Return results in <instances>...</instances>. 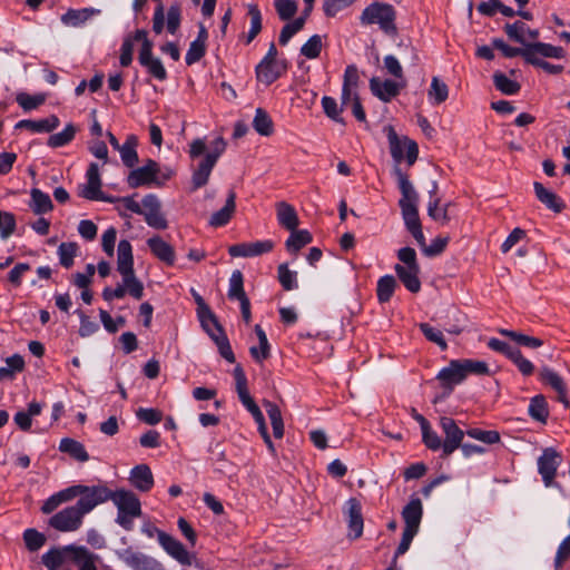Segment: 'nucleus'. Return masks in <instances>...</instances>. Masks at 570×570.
Wrapping results in <instances>:
<instances>
[{"instance_id": "nucleus-1", "label": "nucleus", "mask_w": 570, "mask_h": 570, "mask_svg": "<svg viewBox=\"0 0 570 570\" xmlns=\"http://www.w3.org/2000/svg\"><path fill=\"white\" fill-rule=\"evenodd\" d=\"M109 501H112L117 508V524L126 531H131L134 529V520L142 514L138 497L129 490H111Z\"/></svg>"}, {"instance_id": "nucleus-2", "label": "nucleus", "mask_w": 570, "mask_h": 570, "mask_svg": "<svg viewBox=\"0 0 570 570\" xmlns=\"http://www.w3.org/2000/svg\"><path fill=\"white\" fill-rule=\"evenodd\" d=\"M397 258L401 264L394 266V271L411 293H417L421 289V281L419 277L420 265L416 258V253L412 247H403L397 250Z\"/></svg>"}, {"instance_id": "nucleus-3", "label": "nucleus", "mask_w": 570, "mask_h": 570, "mask_svg": "<svg viewBox=\"0 0 570 570\" xmlns=\"http://www.w3.org/2000/svg\"><path fill=\"white\" fill-rule=\"evenodd\" d=\"M72 500L79 497V500L75 504L83 517L90 513L96 507L109 501L111 497V489L105 483H98L96 485H71Z\"/></svg>"}, {"instance_id": "nucleus-4", "label": "nucleus", "mask_w": 570, "mask_h": 570, "mask_svg": "<svg viewBox=\"0 0 570 570\" xmlns=\"http://www.w3.org/2000/svg\"><path fill=\"white\" fill-rule=\"evenodd\" d=\"M141 532L146 534L148 538L157 537L161 548L180 564H193L195 557L190 552H188L184 544L173 535L158 529L150 522H147L141 527Z\"/></svg>"}, {"instance_id": "nucleus-5", "label": "nucleus", "mask_w": 570, "mask_h": 570, "mask_svg": "<svg viewBox=\"0 0 570 570\" xmlns=\"http://www.w3.org/2000/svg\"><path fill=\"white\" fill-rule=\"evenodd\" d=\"M395 19L396 11L393 6L381 2L371 3L361 14V22L363 24H379L381 30L389 36L397 33Z\"/></svg>"}, {"instance_id": "nucleus-6", "label": "nucleus", "mask_w": 570, "mask_h": 570, "mask_svg": "<svg viewBox=\"0 0 570 570\" xmlns=\"http://www.w3.org/2000/svg\"><path fill=\"white\" fill-rule=\"evenodd\" d=\"M180 23L181 8L179 3L171 4L167 12H165L163 3H158L153 16V31L156 35H160L165 28L169 33L175 35Z\"/></svg>"}, {"instance_id": "nucleus-7", "label": "nucleus", "mask_w": 570, "mask_h": 570, "mask_svg": "<svg viewBox=\"0 0 570 570\" xmlns=\"http://www.w3.org/2000/svg\"><path fill=\"white\" fill-rule=\"evenodd\" d=\"M387 134V140L390 145V151L393 159L400 164L404 158V149L406 150V161L409 166H412L419 155L417 144L409 138H403V140L397 136L395 129L392 126H387L385 128Z\"/></svg>"}, {"instance_id": "nucleus-8", "label": "nucleus", "mask_w": 570, "mask_h": 570, "mask_svg": "<svg viewBox=\"0 0 570 570\" xmlns=\"http://www.w3.org/2000/svg\"><path fill=\"white\" fill-rule=\"evenodd\" d=\"M83 514L76 505H70L55 513L49 525L60 532H73L82 525Z\"/></svg>"}, {"instance_id": "nucleus-9", "label": "nucleus", "mask_w": 570, "mask_h": 570, "mask_svg": "<svg viewBox=\"0 0 570 570\" xmlns=\"http://www.w3.org/2000/svg\"><path fill=\"white\" fill-rule=\"evenodd\" d=\"M87 183L79 187V196L88 200H106L111 202L110 197H105L101 191V178L99 174V166L91 163L87 169Z\"/></svg>"}, {"instance_id": "nucleus-10", "label": "nucleus", "mask_w": 570, "mask_h": 570, "mask_svg": "<svg viewBox=\"0 0 570 570\" xmlns=\"http://www.w3.org/2000/svg\"><path fill=\"white\" fill-rule=\"evenodd\" d=\"M440 425L445 435V440L442 445V456L446 458L460 448L465 433L458 426L453 419L448 416L440 419Z\"/></svg>"}, {"instance_id": "nucleus-11", "label": "nucleus", "mask_w": 570, "mask_h": 570, "mask_svg": "<svg viewBox=\"0 0 570 570\" xmlns=\"http://www.w3.org/2000/svg\"><path fill=\"white\" fill-rule=\"evenodd\" d=\"M148 226L156 229H166L168 222L161 214V203L154 194H148L142 198V213Z\"/></svg>"}, {"instance_id": "nucleus-12", "label": "nucleus", "mask_w": 570, "mask_h": 570, "mask_svg": "<svg viewBox=\"0 0 570 570\" xmlns=\"http://www.w3.org/2000/svg\"><path fill=\"white\" fill-rule=\"evenodd\" d=\"M406 80H392L385 79L381 80L379 77H373L370 79V90L383 102H390L393 98H395L400 91L405 88Z\"/></svg>"}, {"instance_id": "nucleus-13", "label": "nucleus", "mask_w": 570, "mask_h": 570, "mask_svg": "<svg viewBox=\"0 0 570 570\" xmlns=\"http://www.w3.org/2000/svg\"><path fill=\"white\" fill-rule=\"evenodd\" d=\"M118 556L132 570H165L157 559L131 548L122 550Z\"/></svg>"}, {"instance_id": "nucleus-14", "label": "nucleus", "mask_w": 570, "mask_h": 570, "mask_svg": "<svg viewBox=\"0 0 570 570\" xmlns=\"http://www.w3.org/2000/svg\"><path fill=\"white\" fill-rule=\"evenodd\" d=\"M274 245V242L271 239L238 243L228 247V254L232 257H256L272 252Z\"/></svg>"}, {"instance_id": "nucleus-15", "label": "nucleus", "mask_w": 570, "mask_h": 570, "mask_svg": "<svg viewBox=\"0 0 570 570\" xmlns=\"http://www.w3.org/2000/svg\"><path fill=\"white\" fill-rule=\"evenodd\" d=\"M159 166L155 160L149 159L146 165L130 171L127 183L131 188L150 185L157 181Z\"/></svg>"}, {"instance_id": "nucleus-16", "label": "nucleus", "mask_w": 570, "mask_h": 570, "mask_svg": "<svg viewBox=\"0 0 570 570\" xmlns=\"http://www.w3.org/2000/svg\"><path fill=\"white\" fill-rule=\"evenodd\" d=\"M559 464L560 455L551 448L546 449L538 459V470L546 487L552 485Z\"/></svg>"}, {"instance_id": "nucleus-17", "label": "nucleus", "mask_w": 570, "mask_h": 570, "mask_svg": "<svg viewBox=\"0 0 570 570\" xmlns=\"http://www.w3.org/2000/svg\"><path fill=\"white\" fill-rule=\"evenodd\" d=\"M344 513L347 519L348 538H360L363 533L364 525L361 502L355 498L348 499Z\"/></svg>"}, {"instance_id": "nucleus-18", "label": "nucleus", "mask_w": 570, "mask_h": 570, "mask_svg": "<svg viewBox=\"0 0 570 570\" xmlns=\"http://www.w3.org/2000/svg\"><path fill=\"white\" fill-rule=\"evenodd\" d=\"M138 60L154 78L160 81L166 80L167 71L163 62L153 56V42H147L145 48H140Z\"/></svg>"}, {"instance_id": "nucleus-19", "label": "nucleus", "mask_w": 570, "mask_h": 570, "mask_svg": "<svg viewBox=\"0 0 570 570\" xmlns=\"http://www.w3.org/2000/svg\"><path fill=\"white\" fill-rule=\"evenodd\" d=\"M394 174L397 179L399 189L402 197L399 200L400 208L417 207L419 194L414 189L406 174H404L400 167L394 168Z\"/></svg>"}, {"instance_id": "nucleus-20", "label": "nucleus", "mask_w": 570, "mask_h": 570, "mask_svg": "<svg viewBox=\"0 0 570 570\" xmlns=\"http://www.w3.org/2000/svg\"><path fill=\"white\" fill-rule=\"evenodd\" d=\"M436 379L441 382L442 386L448 389L449 393L453 387L465 380L464 368L460 360H453L449 366L442 368Z\"/></svg>"}, {"instance_id": "nucleus-21", "label": "nucleus", "mask_w": 570, "mask_h": 570, "mask_svg": "<svg viewBox=\"0 0 570 570\" xmlns=\"http://www.w3.org/2000/svg\"><path fill=\"white\" fill-rule=\"evenodd\" d=\"M423 517V505L419 498H412L402 510V518L405 523L404 530L419 532Z\"/></svg>"}, {"instance_id": "nucleus-22", "label": "nucleus", "mask_w": 570, "mask_h": 570, "mask_svg": "<svg viewBox=\"0 0 570 570\" xmlns=\"http://www.w3.org/2000/svg\"><path fill=\"white\" fill-rule=\"evenodd\" d=\"M240 402L248 410V412L253 415L255 422L258 425V432H259L261 436L263 438L265 444L267 445L269 452L272 454H275L276 450H275L274 443L271 440V436L268 434L267 426L265 423L264 415H263L262 411L259 410L258 405L255 403V401L253 400L252 396L246 400H243Z\"/></svg>"}, {"instance_id": "nucleus-23", "label": "nucleus", "mask_w": 570, "mask_h": 570, "mask_svg": "<svg viewBox=\"0 0 570 570\" xmlns=\"http://www.w3.org/2000/svg\"><path fill=\"white\" fill-rule=\"evenodd\" d=\"M504 31H505L507 36L509 37V39H511L524 47H525V45L531 43L525 40V36L530 40H533V41L539 38V30L530 29L522 21H515L514 23H507L504 26Z\"/></svg>"}, {"instance_id": "nucleus-24", "label": "nucleus", "mask_w": 570, "mask_h": 570, "mask_svg": "<svg viewBox=\"0 0 570 570\" xmlns=\"http://www.w3.org/2000/svg\"><path fill=\"white\" fill-rule=\"evenodd\" d=\"M286 66L282 61L259 62L256 67V78L266 86L276 81L285 71Z\"/></svg>"}, {"instance_id": "nucleus-25", "label": "nucleus", "mask_w": 570, "mask_h": 570, "mask_svg": "<svg viewBox=\"0 0 570 570\" xmlns=\"http://www.w3.org/2000/svg\"><path fill=\"white\" fill-rule=\"evenodd\" d=\"M528 63L531 60H542L540 57L561 59L564 57V50L550 43L534 41L528 45Z\"/></svg>"}, {"instance_id": "nucleus-26", "label": "nucleus", "mask_w": 570, "mask_h": 570, "mask_svg": "<svg viewBox=\"0 0 570 570\" xmlns=\"http://www.w3.org/2000/svg\"><path fill=\"white\" fill-rule=\"evenodd\" d=\"M129 481L134 488L141 492H148L154 487V476L147 464L136 465L130 471Z\"/></svg>"}, {"instance_id": "nucleus-27", "label": "nucleus", "mask_w": 570, "mask_h": 570, "mask_svg": "<svg viewBox=\"0 0 570 570\" xmlns=\"http://www.w3.org/2000/svg\"><path fill=\"white\" fill-rule=\"evenodd\" d=\"M75 546H67L62 549H51L42 556V563L48 570H58L67 560L72 561V550Z\"/></svg>"}, {"instance_id": "nucleus-28", "label": "nucleus", "mask_w": 570, "mask_h": 570, "mask_svg": "<svg viewBox=\"0 0 570 570\" xmlns=\"http://www.w3.org/2000/svg\"><path fill=\"white\" fill-rule=\"evenodd\" d=\"M147 245L151 253L161 262L174 265L175 263V250L171 245L165 242L159 236L150 237L147 240Z\"/></svg>"}, {"instance_id": "nucleus-29", "label": "nucleus", "mask_w": 570, "mask_h": 570, "mask_svg": "<svg viewBox=\"0 0 570 570\" xmlns=\"http://www.w3.org/2000/svg\"><path fill=\"white\" fill-rule=\"evenodd\" d=\"M225 149H226V141L224 140L223 137H217L212 142L210 151L206 154L205 158L199 163V165L196 169H198L199 171L206 173V175L210 176V173H212L215 164L217 163L220 155L225 151Z\"/></svg>"}, {"instance_id": "nucleus-30", "label": "nucleus", "mask_w": 570, "mask_h": 570, "mask_svg": "<svg viewBox=\"0 0 570 570\" xmlns=\"http://www.w3.org/2000/svg\"><path fill=\"white\" fill-rule=\"evenodd\" d=\"M236 194L234 190H229L228 197L224 207L215 212L209 218V225L213 227L225 226L232 218L236 209Z\"/></svg>"}, {"instance_id": "nucleus-31", "label": "nucleus", "mask_w": 570, "mask_h": 570, "mask_svg": "<svg viewBox=\"0 0 570 570\" xmlns=\"http://www.w3.org/2000/svg\"><path fill=\"white\" fill-rule=\"evenodd\" d=\"M534 194L539 202L554 213H560L564 208L563 202L553 191L547 189L541 183L533 184Z\"/></svg>"}, {"instance_id": "nucleus-32", "label": "nucleus", "mask_w": 570, "mask_h": 570, "mask_svg": "<svg viewBox=\"0 0 570 570\" xmlns=\"http://www.w3.org/2000/svg\"><path fill=\"white\" fill-rule=\"evenodd\" d=\"M59 118L55 115L40 120H20L16 128L28 129L32 132H50L59 126Z\"/></svg>"}, {"instance_id": "nucleus-33", "label": "nucleus", "mask_w": 570, "mask_h": 570, "mask_svg": "<svg viewBox=\"0 0 570 570\" xmlns=\"http://www.w3.org/2000/svg\"><path fill=\"white\" fill-rule=\"evenodd\" d=\"M117 271L120 275L134 271L132 247L127 239H121L118 244Z\"/></svg>"}, {"instance_id": "nucleus-34", "label": "nucleus", "mask_w": 570, "mask_h": 570, "mask_svg": "<svg viewBox=\"0 0 570 570\" xmlns=\"http://www.w3.org/2000/svg\"><path fill=\"white\" fill-rule=\"evenodd\" d=\"M277 220L281 226L288 230H295L299 224L298 216L295 208L285 203L281 202L276 205Z\"/></svg>"}, {"instance_id": "nucleus-35", "label": "nucleus", "mask_w": 570, "mask_h": 570, "mask_svg": "<svg viewBox=\"0 0 570 570\" xmlns=\"http://www.w3.org/2000/svg\"><path fill=\"white\" fill-rule=\"evenodd\" d=\"M59 451L68 453L71 458L79 462H86L89 460L88 452L86 451L83 444L70 438H65L60 441Z\"/></svg>"}, {"instance_id": "nucleus-36", "label": "nucleus", "mask_w": 570, "mask_h": 570, "mask_svg": "<svg viewBox=\"0 0 570 570\" xmlns=\"http://www.w3.org/2000/svg\"><path fill=\"white\" fill-rule=\"evenodd\" d=\"M42 405L38 402H31L28 411H19L16 413L13 421L22 431H29L32 424V417L41 413Z\"/></svg>"}, {"instance_id": "nucleus-37", "label": "nucleus", "mask_w": 570, "mask_h": 570, "mask_svg": "<svg viewBox=\"0 0 570 570\" xmlns=\"http://www.w3.org/2000/svg\"><path fill=\"white\" fill-rule=\"evenodd\" d=\"M72 550V561L79 567V570H97L96 560L98 557L91 553L85 547H77Z\"/></svg>"}, {"instance_id": "nucleus-38", "label": "nucleus", "mask_w": 570, "mask_h": 570, "mask_svg": "<svg viewBox=\"0 0 570 570\" xmlns=\"http://www.w3.org/2000/svg\"><path fill=\"white\" fill-rule=\"evenodd\" d=\"M255 333L258 338V347L252 346L249 348V353L253 356V358L257 362H263L264 360L269 357V343L266 336V333L261 327V325H255Z\"/></svg>"}, {"instance_id": "nucleus-39", "label": "nucleus", "mask_w": 570, "mask_h": 570, "mask_svg": "<svg viewBox=\"0 0 570 570\" xmlns=\"http://www.w3.org/2000/svg\"><path fill=\"white\" fill-rule=\"evenodd\" d=\"M253 127L261 136H271L274 132V124L269 115L262 108H257L253 119Z\"/></svg>"}, {"instance_id": "nucleus-40", "label": "nucleus", "mask_w": 570, "mask_h": 570, "mask_svg": "<svg viewBox=\"0 0 570 570\" xmlns=\"http://www.w3.org/2000/svg\"><path fill=\"white\" fill-rule=\"evenodd\" d=\"M291 232V236L285 243L286 249L291 253H297L301 248L312 242V235L306 229H295Z\"/></svg>"}, {"instance_id": "nucleus-41", "label": "nucleus", "mask_w": 570, "mask_h": 570, "mask_svg": "<svg viewBox=\"0 0 570 570\" xmlns=\"http://www.w3.org/2000/svg\"><path fill=\"white\" fill-rule=\"evenodd\" d=\"M30 207L35 214L40 215L50 212L53 205L48 194L41 191L40 189L33 188L31 190Z\"/></svg>"}, {"instance_id": "nucleus-42", "label": "nucleus", "mask_w": 570, "mask_h": 570, "mask_svg": "<svg viewBox=\"0 0 570 570\" xmlns=\"http://www.w3.org/2000/svg\"><path fill=\"white\" fill-rule=\"evenodd\" d=\"M72 500L71 487L63 489L49 497L42 504L41 511L45 514L53 512L60 504Z\"/></svg>"}, {"instance_id": "nucleus-43", "label": "nucleus", "mask_w": 570, "mask_h": 570, "mask_svg": "<svg viewBox=\"0 0 570 570\" xmlns=\"http://www.w3.org/2000/svg\"><path fill=\"white\" fill-rule=\"evenodd\" d=\"M529 415L538 422H547L549 411L548 403L543 395H535L534 397L531 399L529 405Z\"/></svg>"}, {"instance_id": "nucleus-44", "label": "nucleus", "mask_w": 570, "mask_h": 570, "mask_svg": "<svg viewBox=\"0 0 570 570\" xmlns=\"http://www.w3.org/2000/svg\"><path fill=\"white\" fill-rule=\"evenodd\" d=\"M136 146L137 138L135 136H129L119 148L121 160L127 167H134L138 163Z\"/></svg>"}, {"instance_id": "nucleus-45", "label": "nucleus", "mask_w": 570, "mask_h": 570, "mask_svg": "<svg viewBox=\"0 0 570 570\" xmlns=\"http://www.w3.org/2000/svg\"><path fill=\"white\" fill-rule=\"evenodd\" d=\"M396 287V281L392 275H385L377 282L376 295L380 303H386L391 299Z\"/></svg>"}, {"instance_id": "nucleus-46", "label": "nucleus", "mask_w": 570, "mask_h": 570, "mask_svg": "<svg viewBox=\"0 0 570 570\" xmlns=\"http://www.w3.org/2000/svg\"><path fill=\"white\" fill-rule=\"evenodd\" d=\"M428 96L432 104L440 105L449 97V87L445 82L441 81L438 77H433Z\"/></svg>"}, {"instance_id": "nucleus-47", "label": "nucleus", "mask_w": 570, "mask_h": 570, "mask_svg": "<svg viewBox=\"0 0 570 570\" xmlns=\"http://www.w3.org/2000/svg\"><path fill=\"white\" fill-rule=\"evenodd\" d=\"M499 333L503 336H508L520 345L530 347V348H539L543 345V341L539 337L529 336L525 334H521L514 331L500 328Z\"/></svg>"}, {"instance_id": "nucleus-48", "label": "nucleus", "mask_w": 570, "mask_h": 570, "mask_svg": "<svg viewBox=\"0 0 570 570\" xmlns=\"http://www.w3.org/2000/svg\"><path fill=\"white\" fill-rule=\"evenodd\" d=\"M493 82L495 88L504 95H515L521 89L519 82L508 78L503 72L500 71L493 73Z\"/></svg>"}, {"instance_id": "nucleus-49", "label": "nucleus", "mask_w": 570, "mask_h": 570, "mask_svg": "<svg viewBox=\"0 0 570 570\" xmlns=\"http://www.w3.org/2000/svg\"><path fill=\"white\" fill-rule=\"evenodd\" d=\"M122 284L125 286V294L128 293L136 299H140L144 295V285L136 277L135 272H129L128 274H121Z\"/></svg>"}, {"instance_id": "nucleus-50", "label": "nucleus", "mask_w": 570, "mask_h": 570, "mask_svg": "<svg viewBox=\"0 0 570 570\" xmlns=\"http://www.w3.org/2000/svg\"><path fill=\"white\" fill-rule=\"evenodd\" d=\"M492 46H493V48L500 50L504 57L514 58L517 56H520L528 63V56H529L528 45H525V47L522 46L521 48H515V47H511V46L507 45L504 42V40H502L500 38H495L492 40Z\"/></svg>"}, {"instance_id": "nucleus-51", "label": "nucleus", "mask_w": 570, "mask_h": 570, "mask_svg": "<svg viewBox=\"0 0 570 570\" xmlns=\"http://www.w3.org/2000/svg\"><path fill=\"white\" fill-rule=\"evenodd\" d=\"M92 13L94 10L91 9H69L65 14H62L61 21L66 26L79 27L80 24L85 23L92 16Z\"/></svg>"}, {"instance_id": "nucleus-52", "label": "nucleus", "mask_w": 570, "mask_h": 570, "mask_svg": "<svg viewBox=\"0 0 570 570\" xmlns=\"http://www.w3.org/2000/svg\"><path fill=\"white\" fill-rule=\"evenodd\" d=\"M540 380L553 389L557 393H561L566 387L562 377L548 366H543L539 372Z\"/></svg>"}, {"instance_id": "nucleus-53", "label": "nucleus", "mask_w": 570, "mask_h": 570, "mask_svg": "<svg viewBox=\"0 0 570 570\" xmlns=\"http://www.w3.org/2000/svg\"><path fill=\"white\" fill-rule=\"evenodd\" d=\"M77 132V128L72 124H68L60 132L53 134L48 139V146L58 148L69 144Z\"/></svg>"}, {"instance_id": "nucleus-54", "label": "nucleus", "mask_w": 570, "mask_h": 570, "mask_svg": "<svg viewBox=\"0 0 570 570\" xmlns=\"http://www.w3.org/2000/svg\"><path fill=\"white\" fill-rule=\"evenodd\" d=\"M450 203L444 206H440V198L434 197L428 204V215L435 222H440L441 224H448L450 220V216L448 214V208Z\"/></svg>"}, {"instance_id": "nucleus-55", "label": "nucleus", "mask_w": 570, "mask_h": 570, "mask_svg": "<svg viewBox=\"0 0 570 570\" xmlns=\"http://www.w3.org/2000/svg\"><path fill=\"white\" fill-rule=\"evenodd\" d=\"M228 297L237 301L247 297L244 291V278L240 271H234L229 278Z\"/></svg>"}, {"instance_id": "nucleus-56", "label": "nucleus", "mask_w": 570, "mask_h": 570, "mask_svg": "<svg viewBox=\"0 0 570 570\" xmlns=\"http://www.w3.org/2000/svg\"><path fill=\"white\" fill-rule=\"evenodd\" d=\"M419 327L428 341L436 344L442 351L448 348V344L440 330L431 326L429 323H420Z\"/></svg>"}, {"instance_id": "nucleus-57", "label": "nucleus", "mask_w": 570, "mask_h": 570, "mask_svg": "<svg viewBox=\"0 0 570 570\" xmlns=\"http://www.w3.org/2000/svg\"><path fill=\"white\" fill-rule=\"evenodd\" d=\"M250 17V29L247 33V43H250L262 30V14L256 4L248 6Z\"/></svg>"}, {"instance_id": "nucleus-58", "label": "nucleus", "mask_w": 570, "mask_h": 570, "mask_svg": "<svg viewBox=\"0 0 570 570\" xmlns=\"http://www.w3.org/2000/svg\"><path fill=\"white\" fill-rule=\"evenodd\" d=\"M78 246L76 243H61L58 247V256L60 264L70 268L73 265V258L77 254Z\"/></svg>"}, {"instance_id": "nucleus-59", "label": "nucleus", "mask_w": 570, "mask_h": 570, "mask_svg": "<svg viewBox=\"0 0 570 570\" xmlns=\"http://www.w3.org/2000/svg\"><path fill=\"white\" fill-rule=\"evenodd\" d=\"M322 38L318 35L312 36L301 48V55L307 59H316L322 51Z\"/></svg>"}, {"instance_id": "nucleus-60", "label": "nucleus", "mask_w": 570, "mask_h": 570, "mask_svg": "<svg viewBox=\"0 0 570 570\" xmlns=\"http://www.w3.org/2000/svg\"><path fill=\"white\" fill-rule=\"evenodd\" d=\"M17 102L23 110H32L41 106L45 100V95H29L27 92H20L16 97Z\"/></svg>"}, {"instance_id": "nucleus-61", "label": "nucleus", "mask_w": 570, "mask_h": 570, "mask_svg": "<svg viewBox=\"0 0 570 570\" xmlns=\"http://www.w3.org/2000/svg\"><path fill=\"white\" fill-rule=\"evenodd\" d=\"M466 434L470 438L481 441L485 444H495L500 442V434L498 431L494 430L485 431L478 428H473L469 429L466 431Z\"/></svg>"}, {"instance_id": "nucleus-62", "label": "nucleus", "mask_w": 570, "mask_h": 570, "mask_svg": "<svg viewBox=\"0 0 570 570\" xmlns=\"http://www.w3.org/2000/svg\"><path fill=\"white\" fill-rule=\"evenodd\" d=\"M277 272L278 281L285 291H292L297 286L296 272L291 271L286 263L281 264Z\"/></svg>"}, {"instance_id": "nucleus-63", "label": "nucleus", "mask_w": 570, "mask_h": 570, "mask_svg": "<svg viewBox=\"0 0 570 570\" xmlns=\"http://www.w3.org/2000/svg\"><path fill=\"white\" fill-rule=\"evenodd\" d=\"M235 383H236V392L240 401L250 397L248 387H247V379L243 367L238 364L235 366L233 372Z\"/></svg>"}, {"instance_id": "nucleus-64", "label": "nucleus", "mask_w": 570, "mask_h": 570, "mask_svg": "<svg viewBox=\"0 0 570 570\" xmlns=\"http://www.w3.org/2000/svg\"><path fill=\"white\" fill-rule=\"evenodd\" d=\"M322 107L325 112V115L331 118L332 120L336 122H343V118L341 117V114L343 111L344 107H338L336 100L332 97L324 96L322 98Z\"/></svg>"}]
</instances>
